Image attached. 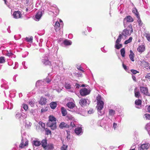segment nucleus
<instances>
[{
	"label": "nucleus",
	"mask_w": 150,
	"mask_h": 150,
	"mask_svg": "<svg viewBox=\"0 0 150 150\" xmlns=\"http://www.w3.org/2000/svg\"><path fill=\"white\" fill-rule=\"evenodd\" d=\"M97 100V108L103 109L104 104L103 98L100 95H98L96 97Z\"/></svg>",
	"instance_id": "3"
},
{
	"label": "nucleus",
	"mask_w": 150,
	"mask_h": 150,
	"mask_svg": "<svg viewBox=\"0 0 150 150\" xmlns=\"http://www.w3.org/2000/svg\"><path fill=\"white\" fill-rule=\"evenodd\" d=\"M132 78L133 80L135 82L137 81V79L135 76L134 75L132 76Z\"/></svg>",
	"instance_id": "61"
},
{
	"label": "nucleus",
	"mask_w": 150,
	"mask_h": 150,
	"mask_svg": "<svg viewBox=\"0 0 150 150\" xmlns=\"http://www.w3.org/2000/svg\"><path fill=\"white\" fill-rule=\"evenodd\" d=\"M16 119H19V120H21L27 117V115L23 112L18 113L16 114Z\"/></svg>",
	"instance_id": "8"
},
{
	"label": "nucleus",
	"mask_w": 150,
	"mask_h": 150,
	"mask_svg": "<svg viewBox=\"0 0 150 150\" xmlns=\"http://www.w3.org/2000/svg\"><path fill=\"white\" fill-rule=\"evenodd\" d=\"M136 145L135 144H133L132 148H133L132 149H130V150H135V148H136Z\"/></svg>",
	"instance_id": "64"
},
{
	"label": "nucleus",
	"mask_w": 150,
	"mask_h": 150,
	"mask_svg": "<svg viewBox=\"0 0 150 150\" xmlns=\"http://www.w3.org/2000/svg\"><path fill=\"white\" fill-rule=\"evenodd\" d=\"M45 130L47 132V134H51V131L50 130L47 129V128L45 129Z\"/></svg>",
	"instance_id": "57"
},
{
	"label": "nucleus",
	"mask_w": 150,
	"mask_h": 150,
	"mask_svg": "<svg viewBox=\"0 0 150 150\" xmlns=\"http://www.w3.org/2000/svg\"><path fill=\"white\" fill-rule=\"evenodd\" d=\"M122 66L124 69H125V70H126V71H127V67L124 64H122Z\"/></svg>",
	"instance_id": "63"
},
{
	"label": "nucleus",
	"mask_w": 150,
	"mask_h": 150,
	"mask_svg": "<svg viewBox=\"0 0 150 150\" xmlns=\"http://www.w3.org/2000/svg\"><path fill=\"white\" fill-rule=\"evenodd\" d=\"M68 146L63 144L61 147V150H67Z\"/></svg>",
	"instance_id": "37"
},
{
	"label": "nucleus",
	"mask_w": 150,
	"mask_h": 150,
	"mask_svg": "<svg viewBox=\"0 0 150 150\" xmlns=\"http://www.w3.org/2000/svg\"><path fill=\"white\" fill-rule=\"evenodd\" d=\"M146 129L149 132V133H150V124L148 123L146 124Z\"/></svg>",
	"instance_id": "40"
},
{
	"label": "nucleus",
	"mask_w": 150,
	"mask_h": 150,
	"mask_svg": "<svg viewBox=\"0 0 150 150\" xmlns=\"http://www.w3.org/2000/svg\"><path fill=\"white\" fill-rule=\"evenodd\" d=\"M32 144L33 146H38L41 144L40 141L38 140L33 141L32 142Z\"/></svg>",
	"instance_id": "23"
},
{
	"label": "nucleus",
	"mask_w": 150,
	"mask_h": 150,
	"mask_svg": "<svg viewBox=\"0 0 150 150\" xmlns=\"http://www.w3.org/2000/svg\"><path fill=\"white\" fill-rule=\"evenodd\" d=\"M54 148V145L52 144H48L47 147L45 148V149H47V150H51L53 149Z\"/></svg>",
	"instance_id": "25"
},
{
	"label": "nucleus",
	"mask_w": 150,
	"mask_h": 150,
	"mask_svg": "<svg viewBox=\"0 0 150 150\" xmlns=\"http://www.w3.org/2000/svg\"><path fill=\"white\" fill-rule=\"evenodd\" d=\"M40 82H41V81H37L36 83V86H39L41 84Z\"/></svg>",
	"instance_id": "58"
},
{
	"label": "nucleus",
	"mask_w": 150,
	"mask_h": 150,
	"mask_svg": "<svg viewBox=\"0 0 150 150\" xmlns=\"http://www.w3.org/2000/svg\"><path fill=\"white\" fill-rule=\"evenodd\" d=\"M130 71L133 74H136L139 72L137 71L134 69H131Z\"/></svg>",
	"instance_id": "50"
},
{
	"label": "nucleus",
	"mask_w": 150,
	"mask_h": 150,
	"mask_svg": "<svg viewBox=\"0 0 150 150\" xmlns=\"http://www.w3.org/2000/svg\"><path fill=\"white\" fill-rule=\"evenodd\" d=\"M115 114V110L112 109H109V115L112 117H113Z\"/></svg>",
	"instance_id": "32"
},
{
	"label": "nucleus",
	"mask_w": 150,
	"mask_h": 150,
	"mask_svg": "<svg viewBox=\"0 0 150 150\" xmlns=\"http://www.w3.org/2000/svg\"><path fill=\"white\" fill-rule=\"evenodd\" d=\"M118 127V125L117 123L115 122L113 123L112 127L114 130L117 129Z\"/></svg>",
	"instance_id": "47"
},
{
	"label": "nucleus",
	"mask_w": 150,
	"mask_h": 150,
	"mask_svg": "<svg viewBox=\"0 0 150 150\" xmlns=\"http://www.w3.org/2000/svg\"><path fill=\"white\" fill-rule=\"evenodd\" d=\"M65 88L67 89H70L71 88V85L69 84L66 83L65 85Z\"/></svg>",
	"instance_id": "48"
},
{
	"label": "nucleus",
	"mask_w": 150,
	"mask_h": 150,
	"mask_svg": "<svg viewBox=\"0 0 150 150\" xmlns=\"http://www.w3.org/2000/svg\"><path fill=\"white\" fill-rule=\"evenodd\" d=\"M121 54L122 57H124L125 56V51L124 48L121 49L120 50Z\"/></svg>",
	"instance_id": "38"
},
{
	"label": "nucleus",
	"mask_w": 150,
	"mask_h": 150,
	"mask_svg": "<svg viewBox=\"0 0 150 150\" xmlns=\"http://www.w3.org/2000/svg\"><path fill=\"white\" fill-rule=\"evenodd\" d=\"M90 102V100L88 99H81L79 101V104L82 107L89 105Z\"/></svg>",
	"instance_id": "7"
},
{
	"label": "nucleus",
	"mask_w": 150,
	"mask_h": 150,
	"mask_svg": "<svg viewBox=\"0 0 150 150\" xmlns=\"http://www.w3.org/2000/svg\"><path fill=\"white\" fill-rule=\"evenodd\" d=\"M90 90L86 88L81 89L79 91L80 94L82 96H85L90 94Z\"/></svg>",
	"instance_id": "9"
},
{
	"label": "nucleus",
	"mask_w": 150,
	"mask_h": 150,
	"mask_svg": "<svg viewBox=\"0 0 150 150\" xmlns=\"http://www.w3.org/2000/svg\"><path fill=\"white\" fill-rule=\"evenodd\" d=\"M1 87L6 89H8V83L5 80L3 81V83L1 85Z\"/></svg>",
	"instance_id": "22"
},
{
	"label": "nucleus",
	"mask_w": 150,
	"mask_h": 150,
	"mask_svg": "<svg viewBox=\"0 0 150 150\" xmlns=\"http://www.w3.org/2000/svg\"><path fill=\"white\" fill-rule=\"evenodd\" d=\"M75 87L76 89H78L81 86L80 84L76 83L75 85Z\"/></svg>",
	"instance_id": "62"
},
{
	"label": "nucleus",
	"mask_w": 150,
	"mask_h": 150,
	"mask_svg": "<svg viewBox=\"0 0 150 150\" xmlns=\"http://www.w3.org/2000/svg\"><path fill=\"white\" fill-rule=\"evenodd\" d=\"M137 22L138 23V25L139 26H142L143 25V23L140 18V16L137 17Z\"/></svg>",
	"instance_id": "35"
},
{
	"label": "nucleus",
	"mask_w": 150,
	"mask_h": 150,
	"mask_svg": "<svg viewBox=\"0 0 150 150\" xmlns=\"http://www.w3.org/2000/svg\"><path fill=\"white\" fill-rule=\"evenodd\" d=\"M94 112L93 110L92 109H90L88 111V113L89 114H91L93 113Z\"/></svg>",
	"instance_id": "60"
},
{
	"label": "nucleus",
	"mask_w": 150,
	"mask_h": 150,
	"mask_svg": "<svg viewBox=\"0 0 150 150\" xmlns=\"http://www.w3.org/2000/svg\"><path fill=\"white\" fill-rule=\"evenodd\" d=\"M46 102L47 99L45 98L42 97L40 98V99L39 101V103L42 105H45L46 104Z\"/></svg>",
	"instance_id": "21"
},
{
	"label": "nucleus",
	"mask_w": 150,
	"mask_h": 150,
	"mask_svg": "<svg viewBox=\"0 0 150 150\" xmlns=\"http://www.w3.org/2000/svg\"><path fill=\"white\" fill-rule=\"evenodd\" d=\"M28 145V141L25 138H22L21 143L19 147L21 149L23 148L24 147Z\"/></svg>",
	"instance_id": "10"
},
{
	"label": "nucleus",
	"mask_w": 150,
	"mask_h": 150,
	"mask_svg": "<svg viewBox=\"0 0 150 150\" xmlns=\"http://www.w3.org/2000/svg\"><path fill=\"white\" fill-rule=\"evenodd\" d=\"M42 61L43 64L45 65H50L51 64L49 60L47 57H43Z\"/></svg>",
	"instance_id": "16"
},
{
	"label": "nucleus",
	"mask_w": 150,
	"mask_h": 150,
	"mask_svg": "<svg viewBox=\"0 0 150 150\" xmlns=\"http://www.w3.org/2000/svg\"><path fill=\"white\" fill-rule=\"evenodd\" d=\"M77 69L79 70H80L83 72H84V71L83 70V68L81 67V65L77 66Z\"/></svg>",
	"instance_id": "51"
},
{
	"label": "nucleus",
	"mask_w": 150,
	"mask_h": 150,
	"mask_svg": "<svg viewBox=\"0 0 150 150\" xmlns=\"http://www.w3.org/2000/svg\"><path fill=\"white\" fill-rule=\"evenodd\" d=\"M13 54L11 52H8L6 54V55L7 56H8L9 57H11L12 56Z\"/></svg>",
	"instance_id": "52"
},
{
	"label": "nucleus",
	"mask_w": 150,
	"mask_h": 150,
	"mask_svg": "<svg viewBox=\"0 0 150 150\" xmlns=\"http://www.w3.org/2000/svg\"><path fill=\"white\" fill-rule=\"evenodd\" d=\"M61 111L62 114V116H66L67 114V111L66 109L64 107H62L61 108Z\"/></svg>",
	"instance_id": "30"
},
{
	"label": "nucleus",
	"mask_w": 150,
	"mask_h": 150,
	"mask_svg": "<svg viewBox=\"0 0 150 150\" xmlns=\"http://www.w3.org/2000/svg\"><path fill=\"white\" fill-rule=\"evenodd\" d=\"M122 35L121 34H120L119 35L118 38L117 40L115 42V47L117 49H119L122 47V44H119V43L121 41L122 39Z\"/></svg>",
	"instance_id": "5"
},
{
	"label": "nucleus",
	"mask_w": 150,
	"mask_h": 150,
	"mask_svg": "<svg viewBox=\"0 0 150 150\" xmlns=\"http://www.w3.org/2000/svg\"><path fill=\"white\" fill-rule=\"evenodd\" d=\"M39 124L42 128L44 129H45V125L44 123L41 121H40L39 122Z\"/></svg>",
	"instance_id": "46"
},
{
	"label": "nucleus",
	"mask_w": 150,
	"mask_h": 150,
	"mask_svg": "<svg viewBox=\"0 0 150 150\" xmlns=\"http://www.w3.org/2000/svg\"><path fill=\"white\" fill-rule=\"evenodd\" d=\"M145 50V46L144 45H141L139 46L138 48H137L138 51L142 53Z\"/></svg>",
	"instance_id": "19"
},
{
	"label": "nucleus",
	"mask_w": 150,
	"mask_h": 150,
	"mask_svg": "<svg viewBox=\"0 0 150 150\" xmlns=\"http://www.w3.org/2000/svg\"><path fill=\"white\" fill-rule=\"evenodd\" d=\"M56 119L52 115L49 117L48 121L47 123L48 126L52 130H54L56 128Z\"/></svg>",
	"instance_id": "1"
},
{
	"label": "nucleus",
	"mask_w": 150,
	"mask_h": 150,
	"mask_svg": "<svg viewBox=\"0 0 150 150\" xmlns=\"http://www.w3.org/2000/svg\"><path fill=\"white\" fill-rule=\"evenodd\" d=\"M75 126V122L72 121L71 123V127L72 128Z\"/></svg>",
	"instance_id": "56"
},
{
	"label": "nucleus",
	"mask_w": 150,
	"mask_h": 150,
	"mask_svg": "<svg viewBox=\"0 0 150 150\" xmlns=\"http://www.w3.org/2000/svg\"><path fill=\"white\" fill-rule=\"evenodd\" d=\"M108 118L107 116L104 117L101 120H99L97 123V125L104 128V129H106L105 125L107 123V120L108 119Z\"/></svg>",
	"instance_id": "4"
},
{
	"label": "nucleus",
	"mask_w": 150,
	"mask_h": 150,
	"mask_svg": "<svg viewBox=\"0 0 150 150\" xmlns=\"http://www.w3.org/2000/svg\"><path fill=\"white\" fill-rule=\"evenodd\" d=\"M5 61V58L3 57H0V63H4Z\"/></svg>",
	"instance_id": "44"
},
{
	"label": "nucleus",
	"mask_w": 150,
	"mask_h": 150,
	"mask_svg": "<svg viewBox=\"0 0 150 150\" xmlns=\"http://www.w3.org/2000/svg\"><path fill=\"white\" fill-rule=\"evenodd\" d=\"M66 117L69 120H72V119L73 118L70 115H67V116Z\"/></svg>",
	"instance_id": "59"
},
{
	"label": "nucleus",
	"mask_w": 150,
	"mask_h": 150,
	"mask_svg": "<svg viewBox=\"0 0 150 150\" xmlns=\"http://www.w3.org/2000/svg\"><path fill=\"white\" fill-rule=\"evenodd\" d=\"M66 105L69 108L71 109H72L75 106V104L72 102H68L67 104Z\"/></svg>",
	"instance_id": "27"
},
{
	"label": "nucleus",
	"mask_w": 150,
	"mask_h": 150,
	"mask_svg": "<svg viewBox=\"0 0 150 150\" xmlns=\"http://www.w3.org/2000/svg\"><path fill=\"white\" fill-rule=\"evenodd\" d=\"M130 54L129 55V57L130 60L132 62L134 61V54L131 50L130 51Z\"/></svg>",
	"instance_id": "29"
},
{
	"label": "nucleus",
	"mask_w": 150,
	"mask_h": 150,
	"mask_svg": "<svg viewBox=\"0 0 150 150\" xmlns=\"http://www.w3.org/2000/svg\"><path fill=\"white\" fill-rule=\"evenodd\" d=\"M47 140L46 139H43L41 142V143L42 146L43 147L44 149L47 147Z\"/></svg>",
	"instance_id": "24"
},
{
	"label": "nucleus",
	"mask_w": 150,
	"mask_h": 150,
	"mask_svg": "<svg viewBox=\"0 0 150 150\" xmlns=\"http://www.w3.org/2000/svg\"><path fill=\"white\" fill-rule=\"evenodd\" d=\"M31 123L29 122H26L25 124V127H27L28 128H29L30 127L31 125Z\"/></svg>",
	"instance_id": "49"
},
{
	"label": "nucleus",
	"mask_w": 150,
	"mask_h": 150,
	"mask_svg": "<svg viewBox=\"0 0 150 150\" xmlns=\"http://www.w3.org/2000/svg\"><path fill=\"white\" fill-rule=\"evenodd\" d=\"M140 90L142 93L144 95L150 96V95L148 92V88L147 87L141 86L140 87Z\"/></svg>",
	"instance_id": "11"
},
{
	"label": "nucleus",
	"mask_w": 150,
	"mask_h": 150,
	"mask_svg": "<svg viewBox=\"0 0 150 150\" xmlns=\"http://www.w3.org/2000/svg\"><path fill=\"white\" fill-rule=\"evenodd\" d=\"M135 103L136 105H141L142 104V101L139 99L136 100L135 102Z\"/></svg>",
	"instance_id": "36"
},
{
	"label": "nucleus",
	"mask_w": 150,
	"mask_h": 150,
	"mask_svg": "<svg viewBox=\"0 0 150 150\" xmlns=\"http://www.w3.org/2000/svg\"><path fill=\"white\" fill-rule=\"evenodd\" d=\"M145 36L147 38V40L150 42V34L146 33L145 34Z\"/></svg>",
	"instance_id": "45"
},
{
	"label": "nucleus",
	"mask_w": 150,
	"mask_h": 150,
	"mask_svg": "<svg viewBox=\"0 0 150 150\" xmlns=\"http://www.w3.org/2000/svg\"><path fill=\"white\" fill-rule=\"evenodd\" d=\"M63 43L65 45H71L72 42L71 40L66 39L64 41Z\"/></svg>",
	"instance_id": "28"
},
{
	"label": "nucleus",
	"mask_w": 150,
	"mask_h": 150,
	"mask_svg": "<svg viewBox=\"0 0 150 150\" xmlns=\"http://www.w3.org/2000/svg\"><path fill=\"white\" fill-rule=\"evenodd\" d=\"M135 96L136 97L139 98L140 96V94L139 91H137V88H135L134 90Z\"/></svg>",
	"instance_id": "31"
},
{
	"label": "nucleus",
	"mask_w": 150,
	"mask_h": 150,
	"mask_svg": "<svg viewBox=\"0 0 150 150\" xmlns=\"http://www.w3.org/2000/svg\"><path fill=\"white\" fill-rule=\"evenodd\" d=\"M42 11H38L35 15V20L38 21L42 16Z\"/></svg>",
	"instance_id": "17"
},
{
	"label": "nucleus",
	"mask_w": 150,
	"mask_h": 150,
	"mask_svg": "<svg viewBox=\"0 0 150 150\" xmlns=\"http://www.w3.org/2000/svg\"><path fill=\"white\" fill-rule=\"evenodd\" d=\"M60 24L58 21H56L54 26V28L56 32L59 29Z\"/></svg>",
	"instance_id": "26"
},
{
	"label": "nucleus",
	"mask_w": 150,
	"mask_h": 150,
	"mask_svg": "<svg viewBox=\"0 0 150 150\" xmlns=\"http://www.w3.org/2000/svg\"><path fill=\"white\" fill-rule=\"evenodd\" d=\"M97 110L98 113V116H102L104 114L105 112L103 110L102 111V109H98V108H97Z\"/></svg>",
	"instance_id": "34"
},
{
	"label": "nucleus",
	"mask_w": 150,
	"mask_h": 150,
	"mask_svg": "<svg viewBox=\"0 0 150 150\" xmlns=\"http://www.w3.org/2000/svg\"><path fill=\"white\" fill-rule=\"evenodd\" d=\"M51 9L52 10L50 11V13H49L50 14H52V13H55L56 15H57L59 12V10L56 6L52 7Z\"/></svg>",
	"instance_id": "13"
},
{
	"label": "nucleus",
	"mask_w": 150,
	"mask_h": 150,
	"mask_svg": "<svg viewBox=\"0 0 150 150\" xmlns=\"http://www.w3.org/2000/svg\"><path fill=\"white\" fill-rule=\"evenodd\" d=\"M150 147L149 143H145L142 144L138 148V150H147Z\"/></svg>",
	"instance_id": "12"
},
{
	"label": "nucleus",
	"mask_w": 150,
	"mask_h": 150,
	"mask_svg": "<svg viewBox=\"0 0 150 150\" xmlns=\"http://www.w3.org/2000/svg\"><path fill=\"white\" fill-rule=\"evenodd\" d=\"M25 40L27 42H32L33 40V37H30V38L26 37L25 38Z\"/></svg>",
	"instance_id": "43"
},
{
	"label": "nucleus",
	"mask_w": 150,
	"mask_h": 150,
	"mask_svg": "<svg viewBox=\"0 0 150 150\" xmlns=\"http://www.w3.org/2000/svg\"><path fill=\"white\" fill-rule=\"evenodd\" d=\"M29 104L31 105V106L32 107L34 106V103L32 100H29L28 101Z\"/></svg>",
	"instance_id": "55"
},
{
	"label": "nucleus",
	"mask_w": 150,
	"mask_h": 150,
	"mask_svg": "<svg viewBox=\"0 0 150 150\" xmlns=\"http://www.w3.org/2000/svg\"><path fill=\"white\" fill-rule=\"evenodd\" d=\"M145 78L150 81V73H148L145 76Z\"/></svg>",
	"instance_id": "54"
},
{
	"label": "nucleus",
	"mask_w": 150,
	"mask_h": 150,
	"mask_svg": "<svg viewBox=\"0 0 150 150\" xmlns=\"http://www.w3.org/2000/svg\"><path fill=\"white\" fill-rule=\"evenodd\" d=\"M145 118L146 119L150 120V115L148 114H145Z\"/></svg>",
	"instance_id": "53"
},
{
	"label": "nucleus",
	"mask_w": 150,
	"mask_h": 150,
	"mask_svg": "<svg viewBox=\"0 0 150 150\" xmlns=\"http://www.w3.org/2000/svg\"><path fill=\"white\" fill-rule=\"evenodd\" d=\"M127 28L124 29L122 33V39H125L127 37L131 35L133 31V29L131 24H129Z\"/></svg>",
	"instance_id": "2"
},
{
	"label": "nucleus",
	"mask_w": 150,
	"mask_h": 150,
	"mask_svg": "<svg viewBox=\"0 0 150 150\" xmlns=\"http://www.w3.org/2000/svg\"><path fill=\"white\" fill-rule=\"evenodd\" d=\"M81 126L76 127L74 130L75 133L77 135H81L83 133Z\"/></svg>",
	"instance_id": "14"
},
{
	"label": "nucleus",
	"mask_w": 150,
	"mask_h": 150,
	"mask_svg": "<svg viewBox=\"0 0 150 150\" xmlns=\"http://www.w3.org/2000/svg\"><path fill=\"white\" fill-rule=\"evenodd\" d=\"M133 12L135 14V15L137 17H138V16H139L138 12L137 9L136 8H134V9L133 10Z\"/></svg>",
	"instance_id": "41"
},
{
	"label": "nucleus",
	"mask_w": 150,
	"mask_h": 150,
	"mask_svg": "<svg viewBox=\"0 0 150 150\" xmlns=\"http://www.w3.org/2000/svg\"><path fill=\"white\" fill-rule=\"evenodd\" d=\"M4 105L7 107L8 109H11L13 107V105L11 103H10L8 101H6L4 103Z\"/></svg>",
	"instance_id": "18"
},
{
	"label": "nucleus",
	"mask_w": 150,
	"mask_h": 150,
	"mask_svg": "<svg viewBox=\"0 0 150 150\" xmlns=\"http://www.w3.org/2000/svg\"><path fill=\"white\" fill-rule=\"evenodd\" d=\"M59 127L61 129H63L64 128H69V125L64 122H62L59 125Z\"/></svg>",
	"instance_id": "20"
},
{
	"label": "nucleus",
	"mask_w": 150,
	"mask_h": 150,
	"mask_svg": "<svg viewBox=\"0 0 150 150\" xmlns=\"http://www.w3.org/2000/svg\"><path fill=\"white\" fill-rule=\"evenodd\" d=\"M132 37H130L128 40H126L124 44H127L130 43L132 42Z\"/></svg>",
	"instance_id": "39"
},
{
	"label": "nucleus",
	"mask_w": 150,
	"mask_h": 150,
	"mask_svg": "<svg viewBox=\"0 0 150 150\" xmlns=\"http://www.w3.org/2000/svg\"><path fill=\"white\" fill-rule=\"evenodd\" d=\"M134 21V19L130 16H127L124 19V25L125 28L127 27V23L132 22Z\"/></svg>",
	"instance_id": "6"
},
{
	"label": "nucleus",
	"mask_w": 150,
	"mask_h": 150,
	"mask_svg": "<svg viewBox=\"0 0 150 150\" xmlns=\"http://www.w3.org/2000/svg\"><path fill=\"white\" fill-rule=\"evenodd\" d=\"M22 108H23L25 111H26L28 109V106L25 104H23Z\"/></svg>",
	"instance_id": "42"
},
{
	"label": "nucleus",
	"mask_w": 150,
	"mask_h": 150,
	"mask_svg": "<svg viewBox=\"0 0 150 150\" xmlns=\"http://www.w3.org/2000/svg\"><path fill=\"white\" fill-rule=\"evenodd\" d=\"M57 104L55 102H52L50 104V107L52 109H54L57 107Z\"/></svg>",
	"instance_id": "33"
},
{
	"label": "nucleus",
	"mask_w": 150,
	"mask_h": 150,
	"mask_svg": "<svg viewBox=\"0 0 150 150\" xmlns=\"http://www.w3.org/2000/svg\"><path fill=\"white\" fill-rule=\"evenodd\" d=\"M12 15L13 16V17L16 19L20 18L21 17V13L18 11L14 12Z\"/></svg>",
	"instance_id": "15"
}]
</instances>
